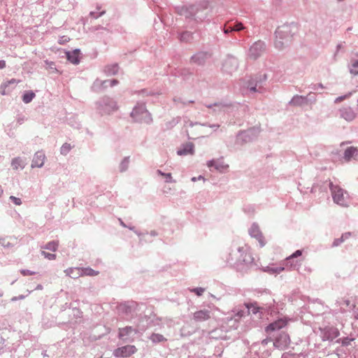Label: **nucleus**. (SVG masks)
I'll list each match as a JSON object with an SVG mask.
<instances>
[{"label": "nucleus", "mask_w": 358, "mask_h": 358, "mask_svg": "<svg viewBox=\"0 0 358 358\" xmlns=\"http://www.w3.org/2000/svg\"><path fill=\"white\" fill-rule=\"evenodd\" d=\"M292 36L290 26L283 25L278 27L275 31V47L279 50L282 49L292 41Z\"/></svg>", "instance_id": "1"}, {"label": "nucleus", "mask_w": 358, "mask_h": 358, "mask_svg": "<svg viewBox=\"0 0 358 358\" xmlns=\"http://www.w3.org/2000/svg\"><path fill=\"white\" fill-rule=\"evenodd\" d=\"M131 116L135 122L145 123H150L152 122L151 115L144 104L136 106L131 113Z\"/></svg>", "instance_id": "2"}, {"label": "nucleus", "mask_w": 358, "mask_h": 358, "mask_svg": "<svg viewBox=\"0 0 358 358\" xmlns=\"http://www.w3.org/2000/svg\"><path fill=\"white\" fill-rule=\"evenodd\" d=\"M329 187L334 201L343 207L348 206L347 202L348 196H345L347 194L346 192L340 186L334 185L332 182L330 183Z\"/></svg>", "instance_id": "3"}, {"label": "nucleus", "mask_w": 358, "mask_h": 358, "mask_svg": "<svg viewBox=\"0 0 358 358\" xmlns=\"http://www.w3.org/2000/svg\"><path fill=\"white\" fill-rule=\"evenodd\" d=\"M137 349L134 345H128L117 348L115 350L113 355L115 357L125 358L134 355Z\"/></svg>", "instance_id": "4"}, {"label": "nucleus", "mask_w": 358, "mask_h": 358, "mask_svg": "<svg viewBox=\"0 0 358 358\" xmlns=\"http://www.w3.org/2000/svg\"><path fill=\"white\" fill-rule=\"evenodd\" d=\"M290 344V338L286 333H282L277 337L273 342V345L278 349L285 350Z\"/></svg>", "instance_id": "5"}, {"label": "nucleus", "mask_w": 358, "mask_h": 358, "mask_svg": "<svg viewBox=\"0 0 358 358\" xmlns=\"http://www.w3.org/2000/svg\"><path fill=\"white\" fill-rule=\"evenodd\" d=\"M211 317V313L208 310H200L194 313L193 320L196 322L208 320Z\"/></svg>", "instance_id": "6"}, {"label": "nucleus", "mask_w": 358, "mask_h": 358, "mask_svg": "<svg viewBox=\"0 0 358 358\" xmlns=\"http://www.w3.org/2000/svg\"><path fill=\"white\" fill-rule=\"evenodd\" d=\"M207 166L210 169L214 167L215 170L220 172H224L229 168V166L227 164H224L223 161H221L220 159L210 160L208 162Z\"/></svg>", "instance_id": "7"}, {"label": "nucleus", "mask_w": 358, "mask_h": 358, "mask_svg": "<svg viewBox=\"0 0 358 358\" xmlns=\"http://www.w3.org/2000/svg\"><path fill=\"white\" fill-rule=\"evenodd\" d=\"M287 324V321L285 319H280L270 324L266 328V331L267 333L280 329L285 327Z\"/></svg>", "instance_id": "8"}, {"label": "nucleus", "mask_w": 358, "mask_h": 358, "mask_svg": "<svg viewBox=\"0 0 358 358\" xmlns=\"http://www.w3.org/2000/svg\"><path fill=\"white\" fill-rule=\"evenodd\" d=\"M250 234L251 236L255 238L259 243L260 246L263 247L265 245V240L264 237L262 235V233L260 231L259 229L257 226H253L250 230Z\"/></svg>", "instance_id": "9"}, {"label": "nucleus", "mask_w": 358, "mask_h": 358, "mask_svg": "<svg viewBox=\"0 0 358 358\" xmlns=\"http://www.w3.org/2000/svg\"><path fill=\"white\" fill-rule=\"evenodd\" d=\"M45 155L43 152H36L34 156L31 167H42L44 164Z\"/></svg>", "instance_id": "10"}, {"label": "nucleus", "mask_w": 358, "mask_h": 358, "mask_svg": "<svg viewBox=\"0 0 358 358\" xmlns=\"http://www.w3.org/2000/svg\"><path fill=\"white\" fill-rule=\"evenodd\" d=\"M137 330L131 327H126L119 329V338L123 340L127 339L132 334H136Z\"/></svg>", "instance_id": "11"}, {"label": "nucleus", "mask_w": 358, "mask_h": 358, "mask_svg": "<svg viewBox=\"0 0 358 358\" xmlns=\"http://www.w3.org/2000/svg\"><path fill=\"white\" fill-rule=\"evenodd\" d=\"M79 50H74L72 52H67L66 56L69 61H70L72 64H77L79 63V55H80Z\"/></svg>", "instance_id": "12"}, {"label": "nucleus", "mask_w": 358, "mask_h": 358, "mask_svg": "<svg viewBox=\"0 0 358 358\" xmlns=\"http://www.w3.org/2000/svg\"><path fill=\"white\" fill-rule=\"evenodd\" d=\"M76 270L78 271V275H90V276H94L97 275L99 274V271H96L93 270L91 268H76Z\"/></svg>", "instance_id": "13"}, {"label": "nucleus", "mask_w": 358, "mask_h": 358, "mask_svg": "<svg viewBox=\"0 0 358 358\" xmlns=\"http://www.w3.org/2000/svg\"><path fill=\"white\" fill-rule=\"evenodd\" d=\"M342 117L348 121H352L355 117V113L350 108H345L341 110Z\"/></svg>", "instance_id": "14"}, {"label": "nucleus", "mask_w": 358, "mask_h": 358, "mask_svg": "<svg viewBox=\"0 0 358 358\" xmlns=\"http://www.w3.org/2000/svg\"><path fill=\"white\" fill-rule=\"evenodd\" d=\"M178 155H185L194 153V145L192 143L187 144L184 148L178 150L177 152Z\"/></svg>", "instance_id": "15"}, {"label": "nucleus", "mask_w": 358, "mask_h": 358, "mask_svg": "<svg viewBox=\"0 0 358 358\" xmlns=\"http://www.w3.org/2000/svg\"><path fill=\"white\" fill-rule=\"evenodd\" d=\"M357 154V150L355 147L347 148L344 153V158L346 161H350L351 158Z\"/></svg>", "instance_id": "16"}, {"label": "nucleus", "mask_w": 358, "mask_h": 358, "mask_svg": "<svg viewBox=\"0 0 358 358\" xmlns=\"http://www.w3.org/2000/svg\"><path fill=\"white\" fill-rule=\"evenodd\" d=\"M245 307L248 308V314L252 313V314H257L259 313L262 308H260L257 306V303H245Z\"/></svg>", "instance_id": "17"}, {"label": "nucleus", "mask_w": 358, "mask_h": 358, "mask_svg": "<svg viewBox=\"0 0 358 358\" xmlns=\"http://www.w3.org/2000/svg\"><path fill=\"white\" fill-rule=\"evenodd\" d=\"M11 166L15 170L22 169L24 168V162L20 157H17L13 159Z\"/></svg>", "instance_id": "18"}, {"label": "nucleus", "mask_w": 358, "mask_h": 358, "mask_svg": "<svg viewBox=\"0 0 358 358\" xmlns=\"http://www.w3.org/2000/svg\"><path fill=\"white\" fill-rule=\"evenodd\" d=\"M150 338L153 343H160L166 341L163 335L155 333L150 336Z\"/></svg>", "instance_id": "19"}, {"label": "nucleus", "mask_w": 358, "mask_h": 358, "mask_svg": "<svg viewBox=\"0 0 358 358\" xmlns=\"http://www.w3.org/2000/svg\"><path fill=\"white\" fill-rule=\"evenodd\" d=\"M35 97V94L31 91L26 92L22 96V101L25 103H28Z\"/></svg>", "instance_id": "20"}, {"label": "nucleus", "mask_w": 358, "mask_h": 358, "mask_svg": "<svg viewBox=\"0 0 358 358\" xmlns=\"http://www.w3.org/2000/svg\"><path fill=\"white\" fill-rule=\"evenodd\" d=\"M339 335V331L338 330L336 329V328H330L329 329V335H326L325 334V336L327 337V339H334L336 337H338Z\"/></svg>", "instance_id": "21"}, {"label": "nucleus", "mask_w": 358, "mask_h": 358, "mask_svg": "<svg viewBox=\"0 0 358 358\" xmlns=\"http://www.w3.org/2000/svg\"><path fill=\"white\" fill-rule=\"evenodd\" d=\"M58 248V242L57 241H52L49 242L45 245L44 249L50 250L53 252L56 251Z\"/></svg>", "instance_id": "22"}, {"label": "nucleus", "mask_w": 358, "mask_h": 358, "mask_svg": "<svg viewBox=\"0 0 358 358\" xmlns=\"http://www.w3.org/2000/svg\"><path fill=\"white\" fill-rule=\"evenodd\" d=\"M352 234L350 232L345 233L342 235L340 239H336L334 242V245H338L341 243H342L345 239H348L351 237Z\"/></svg>", "instance_id": "23"}, {"label": "nucleus", "mask_w": 358, "mask_h": 358, "mask_svg": "<svg viewBox=\"0 0 358 358\" xmlns=\"http://www.w3.org/2000/svg\"><path fill=\"white\" fill-rule=\"evenodd\" d=\"M72 146L69 143H64L62 145L60 149V152L63 155H66L69 153V152L71 150Z\"/></svg>", "instance_id": "24"}, {"label": "nucleus", "mask_w": 358, "mask_h": 358, "mask_svg": "<svg viewBox=\"0 0 358 358\" xmlns=\"http://www.w3.org/2000/svg\"><path fill=\"white\" fill-rule=\"evenodd\" d=\"M76 268H70L65 271L66 275H69L71 278H78L80 275H78V271L76 270Z\"/></svg>", "instance_id": "25"}, {"label": "nucleus", "mask_w": 358, "mask_h": 358, "mask_svg": "<svg viewBox=\"0 0 358 358\" xmlns=\"http://www.w3.org/2000/svg\"><path fill=\"white\" fill-rule=\"evenodd\" d=\"M192 38V34L189 31H185L180 35V41H189Z\"/></svg>", "instance_id": "26"}, {"label": "nucleus", "mask_w": 358, "mask_h": 358, "mask_svg": "<svg viewBox=\"0 0 358 358\" xmlns=\"http://www.w3.org/2000/svg\"><path fill=\"white\" fill-rule=\"evenodd\" d=\"M302 255V251L301 250H296L295 252H294L292 255H291L289 257H287L286 259V261L287 262V264H289V262L294 259V258H296V257H298L299 256H301Z\"/></svg>", "instance_id": "27"}, {"label": "nucleus", "mask_w": 358, "mask_h": 358, "mask_svg": "<svg viewBox=\"0 0 358 358\" xmlns=\"http://www.w3.org/2000/svg\"><path fill=\"white\" fill-rule=\"evenodd\" d=\"M254 259L250 254L245 253L244 257L243 258V262L247 265L251 264L253 263Z\"/></svg>", "instance_id": "28"}, {"label": "nucleus", "mask_w": 358, "mask_h": 358, "mask_svg": "<svg viewBox=\"0 0 358 358\" xmlns=\"http://www.w3.org/2000/svg\"><path fill=\"white\" fill-rule=\"evenodd\" d=\"M119 67L117 64H113L111 66L107 67V71L110 74H116L118 71Z\"/></svg>", "instance_id": "29"}, {"label": "nucleus", "mask_w": 358, "mask_h": 358, "mask_svg": "<svg viewBox=\"0 0 358 358\" xmlns=\"http://www.w3.org/2000/svg\"><path fill=\"white\" fill-rule=\"evenodd\" d=\"M190 292H193L195 294H196L197 296H200L205 292V289L202 288V287H197V288L191 289Z\"/></svg>", "instance_id": "30"}, {"label": "nucleus", "mask_w": 358, "mask_h": 358, "mask_svg": "<svg viewBox=\"0 0 358 358\" xmlns=\"http://www.w3.org/2000/svg\"><path fill=\"white\" fill-rule=\"evenodd\" d=\"M350 73L357 75L358 74V60L355 61L350 68Z\"/></svg>", "instance_id": "31"}, {"label": "nucleus", "mask_w": 358, "mask_h": 358, "mask_svg": "<svg viewBox=\"0 0 358 358\" xmlns=\"http://www.w3.org/2000/svg\"><path fill=\"white\" fill-rule=\"evenodd\" d=\"M42 255L45 258L49 260H53L56 259V255L53 253L47 252L45 251H42Z\"/></svg>", "instance_id": "32"}, {"label": "nucleus", "mask_w": 358, "mask_h": 358, "mask_svg": "<svg viewBox=\"0 0 358 358\" xmlns=\"http://www.w3.org/2000/svg\"><path fill=\"white\" fill-rule=\"evenodd\" d=\"M230 28H231V29H230L231 31H241L244 29V27L242 23L236 22L232 27H230Z\"/></svg>", "instance_id": "33"}, {"label": "nucleus", "mask_w": 358, "mask_h": 358, "mask_svg": "<svg viewBox=\"0 0 358 358\" xmlns=\"http://www.w3.org/2000/svg\"><path fill=\"white\" fill-rule=\"evenodd\" d=\"M157 173L162 176H164L166 178V182H171V179H172V176H171V173H164L163 172H162L160 170H157Z\"/></svg>", "instance_id": "34"}, {"label": "nucleus", "mask_w": 358, "mask_h": 358, "mask_svg": "<svg viewBox=\"0 0 358 358\" xmlns=\"http://www.w3.org/2000/svg\"><path fill=\"white\" fill-rule=\"evenodd\" d=\"M20 272L23 276L32 275L36 274L35 271H32L28 269H22Z\"/></svg>", "instance_id": "35"}, {"label": "nucleus", "mask_w": 358, "mask_h": 358, "mask_svg": "<svg viewBox=\"0 0 358 358\" xmlns=\"http://www.w3.org/2000/svg\"><path fill=\"white\" fill-rule=\"evenodd\" d=\"M352 93H349L348 94H345L344 96H338L335 99V103H340L342 101L345 100L347 98H349L351 96Z\"/></svg>", "instance_id": "36"}, {"label": "nucleus", "mask_w": 358, "mask_h": 358, "mask_svg": "<svg viewBox=\"0 0 358 358\" xmlns=\"http://www.w3.org/2000/svg\"><path fill=\"white\" fill-rule=\"evenodd\" d=\"M10 199L17 206H20L22 204V201L20 198L15 197L14 196H10Z\"/></svg>", "instance_id": "37"}, {"label": "nucleus", "mask_w": 358, "mask_h": 358, "mask_svg": "<svg viewBox=\"0 0 358 358\" xmlns=\"http://www.w3.org/2000/svg\"><path fill=\"white\" fill-rule=\"evenodd\" d=\"M69 38L66 36H61L59 39V44H64L66 43H67L68 41H69Z\"/></svg>", "instance_id": "38"}, {"label": "nucleus", "mask_w": 358, "mask_h": 358, "mask_svg": "<svg viewBox=\"0 0 358 358\" xmlns=\"http://www.w3.org/2000/svg\"><path fill=\"white\" fill-rule=\"evenodd\" d=\"M243 315H244V311L243 310H238L237 312V313L236 314L234 319L236 320H238L240 318H241Z\"/></svg>", "instance_id": "39"}, {"label": "nucleus", "mask_w": 358, "mask_h": 358, "mask_svg": "<svg viewBox=\"0 0 358 358\" xmlns=\"http://www.w3.org/2000/svg\"><path fill=\"white\" fill-rule=\"evenodd\" d=\"M108 106L111 108L112 110H116L117 108L116 103L112 101H110Z\"/></svg>", "instance_id": "40"}, {"label": "nucleus", "mask_w": 358, "mask_h": 358, "mask_svg": "<svg viewBox=\"0 0 358 358\" xmlns=\"http://www.w3.org/2000/svg\"><path fill=\"white\" fill-rule=\"evenodd\" d=\"M283 270H284L283 267H279V268H271L270 271L273 273H274V272L280 273V272L282 271Z\"/></svg>", "instance_id": "41"}, {"label": "nucleus", "mask_w": 358, "mask_h": 358, "mask_svg": "<svg viewBox=\"0 0 358 358\" xmlns=\"http://www.w3.org/2000/svg\"><path fill=\"white\" fill-rule=\"evenodd\" d=\"M343 304L345 305L346 306H350V301L349 299H344L343 300Z\"/></svg>", "instance_id": "42"}, {"label": "nucleus", "mask_w": 358, "mask_h": 358, "mask_svg": "<svg viewBox=\"0 0 358 358\" xmlns=\"http://www.w3.org/2000/svg\"><path fill=\"white\" fill-rule=\"evenodd\" d=\"M6 64L4 60H0V69H3L6 67Z\"/></svg>", "instance_id": "43"}, {"label": "nucleus", "mask_w": 358, "mask_h": 358, "mask_svg": "<svg viewBox=\"0 0 358 358\" xmlns=\"http://www.w3.org/2000/svg\"><path fill=\"white\" fill-rule=\"evenodd\" d=\"M117 83H118V81H117V80H115V79H113V80H110V85L111 87H113V86H114V85H117Z\"/></svg>", "instance_id": "44"}, {"label": "nucleus", "mask_w": 358, "mask_h": 358, "mask_svg": "<svg viewBox=\"0 0 358 358\" xmlns=\"http://www.w3.org/2000/svg\"><path fill=\"white\" fill-rule=\"evenodd\" d=\"M230 27H231V26H227V27L226 26V27H225V29H224V32H225V33H228V32L231 31L230 30V29H231V28H230Z\"/></svg>", "instance_id": "45"}, {"label": "nucleus", "mask_w": 358, "mask_h": 358, "mask_svg": "<svg viewBox=\"0 0 358 358\" xmlns=\"http://www.w3.org/2000/svg\"><path fill=\"white\" fill-rule=\"evenodd\" d=\"M24 298V296L23 295H20L18 297H14V298H13V299H12V300H13V301H15V300H16L17 299H23Z\"/></svg>", "instance_id": "46"}, {"label": "nucleus", "mask_w": 358, "mask_h": 358, "mask_svg": "<svg viewBox=\"0 0 358 358\" xmlns=\"http://www.w3.org/2000/svg\"><path fill=\"white\" fill-rule=\"evenodd\" d=\"M17 83L16 80L15 79H12L9 81V83Z\"/></svg>", "instance_id": "47"}, {"label": "nucleus", "mask_w": 358, "mask_h": 358, "mask_svg": "<svg viewBox=\"0 0 358 358\" xmlns=\"http://www.w3.org/2000/svg\"><path fill=\"white\" fill-rule=\"evenodd\" d=\"M36 289H43V287H42V285H38V286H37V288H36Z\"/></svg>", "instance_id": "48"}, {"label": "nucleus", "mask_w": 358, "mask_h": 358, "mask_svg": "<svg viewBox=\"0 0 358 358\" xmlns=\"http://www.w3.org/2000/svg\"><path fill=\"white\" fill-rule=\"evenodd\" d=\"M298 99H299V97L293 99L292 101V103H294Z\"/></svg>", "instance_id": "49"}, {"label": "nucleus", "mask_w": 358, "mask_h": 358, "mask_svg": "<svg viewBox=\"0 0 358 358\" xmlns=\"http://www.w3.org/2000/svg\"><path fill=\"white\" fill-rule=\"evenodd\" d=\"M250 90L252 91V92H255L256 91V88L255 87H251Z\"/></svg>", "instance_id": "50"}, {"label": "nucleus", "mask_w": 358, "mask_h": 358, "mask_svg": "<svg viewBox=\"0 0 358 358\" xmlns=\"http://www.w3.org/2000/svg\"><path fill=\"white\" fill-rule=\"evenodd\" d=\"M192 181H196V178L195 177L192 178Z\"/></svg>", "instance_id": "51"}, {"label": "nucleus", "mask_w": 358, "mask_h": 358, "mask_svg": "<svg viewBox=\"0 0 358 358\" xmlns=\"http://www.w3.org/2000/svg\"><path fill=\"white\" fill-rule=\"evenodd\" d=\"M258 44H256L255 46L252 47L251 50L254 49L255 47H257Z\"/></svg>", "instance_id": "52"}, {"label": "nucleus", "mask_w": 358, "mask_h": 358, "mask_svg": "<svg viewBox=\"0 0 358 358\" xmlns=\"http://www.w3.org/2000/svg\"><path fill=\"white\" fill-rule=\"evenodd\" d=\"M355 318L358 320V313L355 315Z\"/></svg>", "instance_id": "53"}, {"label": "nucleus", "mask_w": 358, "mask_h": 358, "mask_svg": "<svg viewBox=\"0 0 358 358\" xmlns=\"http://www.w3.org/2000/svg\"><path fill=\"white\" fill-rule=\"evenodd\" d=\"M262 343H266H266H267V341H266V340H264V341H262Z\"/></svg>", "instance_id": "54"}, {"label": "nucleus", "mask_w": 358, "mask_h": 358, "mask_svg": "<svg viewBox=\"0 0 358 358\" xmlns=\"http://www.w3.org/2000/svg\"><path fill=\"white\" fill-rule=\"evenodd\" d=\"M104 13H105L104 11L101 12L100 15H103Z\"/></svg>", "instance_id": "55"}, {"label": "nucleus", "mask_w": 358, "mask_h": 358, "mask_svg": "<svg viewBox=\"0 0 358 358\" xmlns=\"http://www.w3.org/2000/svg\"><path fill=\"white\" fill-rule=\"evenodd\" d=\"M201 178L203 179V177L199 176V179H201Z\"/></svg>", "instance_id": "56"}, {"label": "nucleus", "mask_w": 358, "mask_h": 358, "mask_svg": "<svg viewBox=\"0 0 358 358\" xmlns=\"http://www.w3.org/2000/svg\"><path fill=\"white\" fill-rule=\"evenodd\" d=\"M357 106H358V100H357Z\"/></svg>", "instance_id": "57"}]
</instances>
